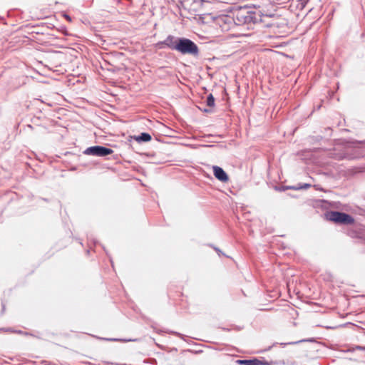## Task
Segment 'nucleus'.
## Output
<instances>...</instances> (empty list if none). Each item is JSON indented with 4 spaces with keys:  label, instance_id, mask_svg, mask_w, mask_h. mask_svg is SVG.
Returning a JSON list of instances; mask_svg holds the SVG:
<instances>
[{
    "label": "nucleus",
    "instance_id": "nucleus-9",
    "mask_svg": "<svg viewBox=\"0 0 365 365\" xmlns=\"http://www.w3.org/2000/svg\"><path fill=\"white\" fill-rule=\"evenodd\" d=\"M207 105L210 107H213L215 105V98L212 94H210L207 98Z\"/></svg>",
    "mask_w": 365,
    "mask_h": 365
},
{
    "label": "nucleus",
    "instance_id": "nucleus-3",
    "mask_svg": "<svg viewBox=\"0 0 365 365\" xmlns=\"http://www.w3.org/2000/svg\"><path fill=\"white\" fill-rule=\"evenodd\" d=\"M214 21L222 31H228L234 26V18L228 15H220L214 19Z\"/></svg>",
    "mask_w": 365,
    "mask_h": 365
},
{
    "label": "nucleus",
    "instance_id": "nucleus-1",
    "mask_svg": "<svg viewBox=\"0 0 365 365\" xmlns=\"http://www.w3.org/2000/svg\"><path fill=\"white\" fill-rule=\"evenodd\" d=\"M234 21H236L237 24H252L255 22L256 16L255 12L250 11L247 8H241L235 12L233 16Z\"/></svg>",
    "mask_w": 365,
    "mask_h": 365
},
{
    "label": "nucleus",
    "instance_id": "nucleus-5",
    "mask_svg": "<svg viewBox=\"0 0 365 365\" xmlns=\"http://www.w3.org/2000/svg\"><path fill=\"white\" fill-rule=\"evenodd\" d=\"M113 153L112 149L103 147V146H93L87 148L85 153L87 155H92L96 156H106Z\"/></svg>",
    "mask_w": 365,
    "mask_h": 365
},
{
    "label": "nucleus",
    "instance_id": "nucleus-2",
    "mask_svg": "<svg viewBox=\"0 0 365 365\" xmlns=\"http://www.w3.org/2000/svg\"><path fill=\"white\" fill-rule=\"evenodd\" d=\"M182 54L197 56L199 49L197 46L188 38H179L178 40L177 50Z\"/></svg>",
    "mask_w": 365,
    "mask_h": 365
},
{
    "label": "nucleus",
    "instance_id": "nucleus-4",
    "mask_svg": "<svg viewBox=\"0 0 365 365\" xmlns=\"http://www.w3.org/2000/svg\"><path fill=\"white\" fill-rule=\"evenodd\" d=\"M328 218L334 222L349 225L354 222V219L348 214L339 212H331Z\"/></svg>",
    "mask_w": 365,
    "mask_h": 365
},
{
    "label": "nucleus",
    "instance_id": "nucleus-6",
    "mask_svg": "<svg viewBox=\"0 0 365 365\" xmlns=\"http://www.w3.org/2000/svg\"><path fill=\"white\" fill-rule=\"evenodd\" d=\"M213 173L215 177L220 180L221 182H226L228 181L229 178L227 173L223 170L222 168L218 166L213 167Z\"/></svg>",
    "mask_w": 365,
    "mask_h": 365
},
{
    "label": "nucleus",
    "instance_id": "nucleus-10",
    "mask_svg": "<svg viewBox=\"0 0 365 365\" xmlns=\"http://www.w3.org/2000/svg\"><path fill=\"white\" fill-rule=\"evenodd\" d=\"M139 139L147 142L151 140V136L148 133H142L141 135L139 137Z\"/></svg>",
    "mask_w": 365,
    "mask_h": 365
},
{
    "label": "nucleus",
    "instance_id": "nucleus-12",
    "mask_svg": "<svg viewBox=\"0 0 365 365\" xmlns=\"http://www.w3.org/2000/svg\"><path fill=\"white\" fill-rule=\"evenodd\" d=\"M304 187H310V185H308V184H306Z\"/></svg>",
    "mask_w": 365,
    "mask_h": 365
},
{
    "label": "nucleus",
    "instance_id": "nucleus-8",
    "mask_svg": "<svg viewBox=\"0 0 365 365\" xmlns=\"http://www.w3.org/2000/svg\"><path fill=\"white\" fill-rule=\"evenodd\" d=\"M237 364L241 365H265L267 363L259 359L237 360Z\"/></svg>",
    "mask_w": 365,
    "mask_h": 365
},
{
    "label": "nucleus",
    "instance_id": "nucleus-7",
    "mask_svg": "<svg viewBox=\"0 0 365 365\" xmlns=\"http://www.w3.org/2000/svg\"><path fill=\"white\" fill-rule=\"evenodd\" d=\"M160 43L173 50H177L178 48V40L173 36H168L166 39Z\"/></svg>",
    "mask_w": 365,
    "mask_h": 365
},
{
    "label": "nucleus",
    "instance_id": "nucleus-11",
    "mask_svg": "<svg viewBox=\"0 0 365 365\" xmlns=\"http://www.w3.org/2000/svg\"><path fill=\"white\" fill-rule=\"evenodd\" d=\"M64 16L68 21H71V18L68 15L65 14Z\"/></svg>",
    "mask_w": 365,
    "mask_h": 365
}]
</instances>
